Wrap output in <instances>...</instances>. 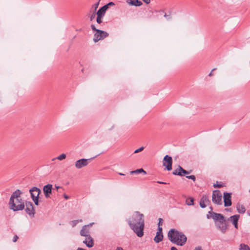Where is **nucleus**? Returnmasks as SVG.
Returning a JSON list of instances; mask_svg holds the SVG:
<instances>
[{"label": "nucleus", "mask_w": 250, "mask_h": 250, "mask_svg": "<svg viewBox=\"0 0 250 250\" xmlns=\"http://www.w3.org/2000/svg\"><path fill=\"white\" fill-rule=\"evenodd\" d=\"M144 215L140 213L139 211L136 212L131 220L128 221V224L130 228L136 234L138 237H141L144 235V229L145 221Z\"/></svg>", "instance_id": "f257e3e1"}, {"label": "nucleus", "mask_w": 250, "mask_h": 250, "mask_svg": "<svg viewBox=\"0 0 250 250\" xmlns=\"http://www.w3.org/2000/svg\"><path fill=\"white\" fill-rule=\"evenodd\" d=\"M21 192L20 189H17L13 192L10 198L9 205L10 208L13 211L22 210L24 208L25 205L21 197Z\"/></svg>", "instance_id": "f03ea898"}, {"label": "nucleus", "mask_w": 250, "mask_h": 250, "mask_svg": "<svg viewBox=\"0 0 250 250\" xmlns=\"http://www.w3.org/2000/svg\"><path fill=\"white\" fill-rule=\"evenodd\" d=\"M168 240L173 244L178 246H184L187 240V236L183 232L177 230L175 229H171L168 232Z\"/></svg>", "instance_id": "7ed1b4c3"}, {"label": "nucleus", "mask_w": 250, "mask_h": 250, "mask_svg": "<svg viewBox=\"0 0 250 250\" xmlns=\"http://www.w3.org/2000/svg\"><path fill=\"white\" fill-rule=\"evenodd\" d=\"M91 28L93 31H96V33L94 34L93 38V41L95 42H97L100 40H104L109 35V34L106 31L96 29L93 24L91 25Z\"/></svg>", "instance_id": "20e7f679"}, {"label": "nucleus", "mask_w": 250, "mask_h": 250, "mask_svg": "<svg viewBox=\"0 0 250 250\" xmlns=\"http://www.w3.org/2000/svg\"><path fill=\"white\" fill-rule=\"evenodd\" d=\"M215 224L217 229L222 233L224 234L226 232L228 229V225L227 221L224 216L222 220L216 221Z\"/></svg>", "instance_id": "39448f33"}, {"label": "nucleus", "mask_w": 250, "mask_h": 250, "mask_svg": "<svg viewBox=\"0 0 250 250\" xmlns=\"http://www.w3.org/2000/svg\"><path fill=\"white\" fill-rule=\"evenodd\" d=\"M222 195L219 190L216 189L213 191L212 201L214 204L221 205L222 204Z\"/></svg>", "instance_id": "423d86ee"}, {"label": "nucleus", "mask_w": 250, "mask_h": 250, "mask_svg": "<svg viewBox=\"0 0 250 250\" xmlns=\"http://www.w3.org/2000/svg\"><path fill=\"white\" fill-rule=\"evenodd\" d=\"M96 156H97L89 159L82 158L79 159L75 162V166L78 169L82 168V167L87 166L93 159L96 157Z\"/></svg>", "instance_id": "0eeeda50"}, {"label": "nucleus", "mask_w": 250, "mask_h": 250, "mask_svg": "<svg viewBox=\"0 0 250 250\" xmlns=\"http://www.w3.org/2000/svg\"><path fill=\"white\" fill-rule=\"evenodd\" d=\"M163 165L165 167L166 169L170 171L172 169V158L168 155H166L163 161Z\"/></svg>", "instance_id": "6e6552de"}, {"label": "nucleus", "mask_w": 250, "mask_h": 250, "mask_svg": "<svg viewBox=\"0 0 250 250\" xmlns=\"http://www.w3.org/2000/svg\"><path fill=\"white\" fill-rule=\"evenodd\" d=\"M24 205L26 207L25 211L30 216L33 217L34 216L35 211L33 203L30 201H26Z\"/></svg>", "instance_id": "1a4fd4ad"}, {"label": "nucleus", "mask_w": 250, "mask_h": 250, "mask_svg": "<svg viewBox=\"0 0 250 250\" xmlns=\"http://www.w3.org/2000/svg\"><path fill=\"white\" fill-rule=\"evenodd\" d=\"M231 192H225L223 193V200L224 207H230L232 205L231 202Z\"/></svg>", "instance_id": "9d476101"}, {"label": "nucleus", "mask_w": 250, "mask_h": 250, "mask_svg": "<svg viewBox=\"0 0 250 250\" xmlns=\"http://www.w3.org/2000/svg\"><path fill=\"white\" fill-rule=\"evenodd\" d=\"M208 213L210 214V215L207 214V217L208 219L211 217L215 221H217L219 220H222L223 218H224V215L221 213H216L211 211H208Z\"/></svg>", "instance_id": "9b49d317"}, {"label": "nucleus", "mask_w": 250, "mask_h": 250, "mask_svg": "<svg viewBox=\"0 0 250 250\" xmlns=\"http://www.w3.org/2000/svg\"><path fill=\"white\" fill-rule=\"evenodd\" d=\"M42 189L45 197L46 198H49V194L52 192V185L50 184H47L43 187Z\"/></svg>", "instance_id": "f8f14e48"}, {"label": "nucleus", "mask_w": 250, "mask_h": 250, "mask_svg": "<svg viewBox=\"0 0 250 250\" xmlns=\"http://www.w3.org/2000/svg\"><path fill=\"white\" fill-rule=\"evenodd\" d=\"M29 192L30 193L31 197L32 199H33V196L39 197L40 194L42 193V191L39 188L36 187H34L29 189Z\"/></svg>", "instance_id": "ddd939ff"}, {"label": "nucleus", "mask_w": 250, "mask_h": 250, "mask_svg": "<svg viewBox=\"0 0 250 250\" xmlns=\"http://www.w3.org/2000/svg\"><path fill=\"white\" fill-rule=\"evenodd\" d=\"M210 203V201L208 198V197L206 195H204L201 197L199 204L201 208H205L206 207V203Z\"/></svg>", "instance_id": "4468645a"}, {"label": "nucleus", "mask_w": 250, "mask_h": 250, "mask_svg": "<svg viewBox=\"0 0 250 250\" xmlns=\"http://www.w3.org/2000/svg\"><path fill=\"white\" fill-rule=\"evenodd\" d=\"M83 243L85 244L87 247L91 248L94 245V241L91 236H88L83 241Z\"/></svg>", "instance_id": "2eb2a0df"}, {"label": "nucleus", "mask_w": 250, "mask_h": 250, "mask_svg": "<svg viewBox=\"0 0 250 250\" xmlns=\"http://www.w3.org/2000/svg\"><path fill=\"white\" fill-rule=\"evenodd\" d=\"M107 10V5H104L100 7L98 11L96 12V15L98 16L103 18L104 16L106 11Z\"/></svg>", "instance_id": "dca6fc26"}, {"label": "nucleus", "mask_w": 250, "mask_h": 250, "mask_svg": "<svg viewBox=\"0 0 250 250\" xmlns=\"http://www.w3.org/2000/svg\"><path fill=\"white\" fill-rule=\"evenodd\" d=\"M89 233V229H87V226H83L80 230V235L86 237H88V236H90Z\"/></svg>", "instance_id": "f3484780"}, {"label": "nucleus", "mask_w": 250, "mask_h": 250, "mask_svg": "<svg viewBox=\"0 0 250 250\" xmlns=\"http://www.w3.org/2000/svg\"><path fill=\"white\" fill-rule=\"evenodd\" d=\"M126 2L129 5L135 6H140L143 4L142 2L139 0H127Z\"/></svg>", "instance_id": "a211bd4d"}, {"label": "nucleus", "mask_w": 250, "mask_h": 250, "mask_svg": "<svg viewBox=\"0 0 250 250\" xmlns=\"http://www.w3.org/2000/svg\"><path fill=\"white\" fill-rule=\"evenodd\" d=\"M163 234L156 233V235L154 238V241L156 243H159L163 239Z\"/></svg>", "instance_id": "6ab92c4d"}, {"label": "nucleus", "mask_w": 250, "mask_h": 250, "mask_svg": "<svg viewBox=\"0 0 250 250\" xmlns=\"http://www.w3.org/2000/svg\"><path fill=\"white\" fill-rule=\"evenodd\" d=\"M237 210L240 213H244L246 211V209L243 205L238 204L236 206Z\"/></svg>", "instance_id": "aec40b11"}, {"label": "nucleus", "mask_w": 250, "mask_h": 250, "mask_svg": "<svg viewBox=\"0 0 250 250\" xmlns=\"http://www.w3.org/2000/svg\"><path fill=\"white\" fill-rule=\"evenodd\" d=\"M240 215L239 214H235L232 215L228 219V220H230V221L233 223H235L238 222V220L239 219Z\"/></svg>", "instance_id": "412c9836"}, {"label": "nucleus", "mask_w": 250, "mask_h": 250, "mask_svg": "<svg viewBox=\"0 0 250 250\" xmlns=\"http://www.w3.org/2000/svg\"><path fill=\"white\" fill-rule=\"evenodd\" d=\"M143 173L145 174H146V171L145 170H144L142 168H139V169H137L136 170L130 171V174H139V173Z\"/></svg>", "instance_id": "4be33fe9"}, {"label": "nucleus", "mask_w": 250, "mask_h": 250, "mask_svg": "<svg viewBox=\"0 0 250 250\" xmlns=\"http://www.w3.org/2000/svg\"><path fill=\"white\" fill-rule=\"evenodd\" d=\"M239 250H250V248L248 245L241 244L240 245Z\"/></svg>", "instance_id": "5701e85b"}, {"label": "nucleus", "mask_w": 250, "mask_h": 250, "mask_svg": "<svg viewBox=\"0 0 250 250\" xmlns=\"http://www.w3.org/2000/svg\"><path fill=\"white\" fill-rule=\"evenodd\" d=\"M180 170L181 171V175L180 176H183L185 175L189 174L191 172V170L190 171H187L185 169H184L182 167L180 168Z\"/></svg>", "instance_id": "b1692460"}, {"label": "nucleus", "mask_w": 250, "mask_h": 250, "mask_svg": "<svg viewBox=\"0 0 250 250\" xmlns=\"http://www.w3.org/2000/svg\"><path fill=\"white\" fill-rule=\"evenodd\" d=\"M180 167H181L180 166H179L178 168H176V169H175L172 172V174L174 175H178V176L181 175L182 174L180 172L181 171L180 170Z\"/></svg>", "instance_id": "393cba45"}, {"label": "nucleus", "mask_w": 250, "mask_h": 250, "mask_svg": "<svg viewBox=\"0 0 250 250\" xmlns=\"http://www.w3.org/2000/svg\"><path fill=\"white\" fill-rule=\"evenodd\" d=\"M186 204L188 205H193L194 204V199L193 198L190 197L186 200Z\"/></svg>", "instance_id": "a878e982"}, {"label": "nucleus", "mask_w": 250, "mask_h": 250, "mask_svg": "<svg viewBox=\"0 0 250 250\" xmlns=\"http://www.w3.org/2000/svg\"><path fill=\"white\" fill-rule=\"evenodd\" d=\"M66 158V155L64 153H62L60 156H59L57 158H54L53 159V160L57 159L60 160H62L63 159H64Z\"/></svg>", "instance_id": "bb28decb"}, {"label": "nucleus", "mask_w": 250, "mask_h": 250, "mask_svg": "<svg viewBox=\"0 0 250 250\" xmlns=\"http://www.w3.org/2000/svg\"><path fill=\"white\" fill-rule=\"evenodd\" d=\"M39 197H37V196H33V197L32 200L34 201L35 204L37 206L39 205Z\"/></svg>", "instance_id": "cd10ccee"}, {"label": "nucleus", "mask_w": 250, "mask_h": 250, "mask_svg": "<svg viewBox=\"0 0 250 250\" xmlns=\"http://www.w3.org/2000/svg\"><path fill=\"white\" fill-rule=\"evenodd\" d=\"M213 186L214 188H221L224 187V184L221 183V182L218 184V182H217L216 184H214Z\"/></svg>", "instance_id": "c85d7f7f"}, {"label": "nucleus", "mask_w": 250, "mask_h": 250, "mask_svg": "<svg viewBox=\"0 0 250 250\" xmlns=\"http://www.w3.org/2000/svg\"><path fill=\"white\" fill-rule=\"evenodd\" d=\"M186 177L188 179H191L193 181H195V180H196V177L194 175H188V176H186Z\"/></svg>", "instance_id": "c756f323"}, {"label": "nucleus", "mask_w": 250, "mask_h": 250, "mask_svg": "<svg viewBox=\"0 0 250 250\" xmlns=\"http://www.w3.org/2000/svg\"><path fill=\"white\" fill-rule=\"evenodd\" d=\"M102 17L97 16L96 21L98 23L101 24L102 22Z\"/></svg>", "instance_id": "7c9ffc66"}, {"label": "nucleus", "mask_w": 250, "mask_h": 250, "mask_svg": "<svg viewBox=\"0 0 250 250\" xmlns=\"http://www.w3.org/2000/svg\"><path fill=\"white\" fill-rule=\"evenodd\" d=\"M96 14V13L95 11H94L91 15L89 16L90 20L92 21L95 17V15Z\"/></svg>", "instance_id": "2f4dec72"}, {"label": "nucleus", "mask_w": 250, "mask_h": 250, "mask_svg": "<svg viewBox=\"0 0 250 250\" xmlns=\"http://www.w3.org/2000/svg\"><path fill=\"white\" fill-rule=\"evenodd\" d=\"M144 149V147L143 146H142L137 149H136L134 152V153H139L141 151H142V150H143Z\"/></svg>", "instance_id": "473e14b6"}, {"label": "nucleus", "mask_w": 250, "mask_h": 250, "mask_svg": "<svg viewBox=\"0 0 250 250\" xmlns=\"http://www.w3.org/2000/svg\"><path fill=\"white\" fill-rule=\"evenodd\" d=\"M164 17L166 18L167 20H170L171 19V16H170V12H169V14H167L165 13Z\"/></svg>", "instance_id": "72a5a7b5"}, {"label": "nucleus", "mask_w": 250, "mask_h": 250, "mask_svg": "<svg viewBox=\"0 0 250 250\" xmlns=\"http://www.w3.org/2000/svg\"><path fill=\"white\" fill-rule=\"evenodd\" d=\"M156 233L163 234V229L161 227H158V230Z\"/></svg>", "instance_id": "f704fd0d"}, {"label": "nucleus", "mask_w": 250, "mask_h": 250, "mask_svg": "<svg viewBox=\"0 0 250 250\" xmlns=\"http://www.w3.org/2000/svg\"><path fill=\"white\" fill-rule=\"evenodd\" d=\"M99 1L98 2H97V3H95L93 5V7L94 8V11L96 12V10L97 8H98V6H99Z\"/></svg>", "instance_id": "c9c22d12"}, {"label": "nucleus", "mask_w": 250, "mask_h": 250, "mask_svg": "<svg viewBox=\"0 0 250 250\" xmlns=\"http://www.w3.org/2000/svg\"><path fill=\"white\" fill-rule=\"evenodd\" d=\"M163 222V219L162 218L159 219V222L158 224V226L161 227L162 225Z\"/></svg>", "instance_id": "e433bc0d"}, {"label": "nucleus", "mask_w": 250, "mask_h": 250, "mask_svg": "<svg viewBox=\"0 0 250 250\" xmlns=\"http://www.w3.org/2000/svg\"><path fill=\"white\" fill-rule=\"evenodd\" d=\"M114 5H115V3L111 1V2H109V3H108L107 4H105V5H107V9L108 8L109 6H113Z\"/></svg>", "instance_id": "4c0bfd02"}, {"label": "nucleus", "mask_w": 250, "mask_h": 250, "mask_svg": "<svg viewBox=\"0 0 250 250\" xmlns=\"http://www.w3.org/2000/svg\"><path fill=\"white\" fill-rule=\"evenodd\" d=\"M79 220H75L72 221V223H73L72 226L74 227L76 225V224L79 222Z\"/></svg>", "instance_id": "58836bf2"}, {"label": "nucleus", "mask_w": 250, "mask_h": 250, "mask_svg": "<svg viewBox=\"0 0 250 250\" xmlns=\"http://www.w3.org/2000/svg\"><path fill=\"white\" fill-rule=\"evenodd\" d=\"M18 238H19V237L17 235H15L13 238V242H16L17 241Z\"/></svg>", "instance_id": "ea45409f"}, {"label": "nucleus", "mask_w": 250, "mask_h": 250, "mask_svg": "<svg viewBox=\"0 0 250 250\" xmlns=\"http://www.w3.org/2000/svg\"><path fill=\"white\" fill-rule=\"evenodd\" d=\"M142 0L146 4H149L151 1V0Z\"/></svg>", "instance_id": "a19ab883"}, {"label": "nucleus", "mask_w": 250, "mask_h": 250, "mask_svg": "<svg viewBox=\"0 0 250 250\" xmlns=\"http://www.w3.org/2000/svg\"><path fill=\"white\" fill-rule=\"evenodd\" d=\"M194 250H202V249L201 247L198 246V247H195V248L194 249Z\"/></svg>", "instance_id": "79ce46f5"}, {"label": "nucleus", "mask_w": 250, "mask_h": 250, "mask_svg": "<svg viewBox=\"0 0 250 250\" xmlns=\"http://www.w3.org/2000/svg\"><path fill=\"white\" fill-rule=\"evenodd\" d=\"M215 70H216V68H213L211 71L209 73V74H208V76H212L213 75V73H212V71H214Z\"/></svg>", "instance_id": "37998d69"}, {"label": "nucleus", "mask_w": 250, "mask_h": 250, "mask_svg": "<svg viewBox=\"0 0 250 250\" xmlns=\"http://www.w3.org/2000/svg\"><path fill=\"white\" fill-rule=\"evenodd\" d=\"M233 225L234 226L235 228H236V229L238 228V222L233 223Z\"/></svg>", "instance_id": "c03bdc74"}, {"label": "nucleus", "mask_w": 250, "mask_h": 250, "mask_svg": "<svg viewBox=\"0 0 250 250\" xmlns=\"http://www.w3.org/2000/svg\"><path fill=\"white\" fill-rule=\"evenodd\" d=\"M93 224H94V223H89V224L87 225L86 226H87V229H88L89 227H91L93 225Z\"/></svg>", "instance_id": "a18cd8bd"}, {"label": "nucleus", "mask_w": 250, "mask_h": 250, "mask_svg": "<svg viewBox=\"0 0 250 250\" xmlns=\"http://www.w3.org/2000/svg\"><path fill=\"white\" fill-rule=\"evenodd\" d=\"M63 197H64V198L65 199H69V196H67V195H66V194H64Z\"/></svg>", "instance_id": "49530a36"}, {"label": "nucleus", "mask_w": 250, "mask_h": 250, "mask_svg": "<svg viewBox=\"0 0 250 250\" xmlns=\"http://www.w3.org/2000/svg\"><path fill=\"white\" fill-rule=\"evenodd\" d=\"M171 250H178L175 247H172L170 249Z\"/></svg>", "instance_id": "de8ad7c7"}, {"label": "nucleus", "mask_w": 250, "mask_h": 250, "mask_svg": "<svg viewBox=\"0 0 250 250\" xmlns=\"http://www.w3.org/2000/svg\"><path fill=\"white\" fill-rule=\"evenodd\" d=\"M159 184H166L167 183H165V182H160V181H158L157 182Z\"/></svg>", "instance_id": "09e8293b"}, {"label": "nucleus", "mask_w": 250, "mask_h": 250, "mask_svg": "<svg viewBox=\"0 0 250 250\" xmlns=\"http://www.w3.org/2000/svg\"><path fill=\"white\" fill-rule=\"evenodd\" d=\"M55 188H56L57 189H58L59 188H61L59 186H57L56 185H55Z\"/></svg>", "instance_id": "8fccbe9b"}, {"label": "nucleus", "mask_w": 250, "mask_h": 250, "mask_svg": "<svg viewBox=\"0 0 250 250\" xmlns=\"http://www.w3.org/2000/svg\"><path fill=\"white\" fill-rule=\"evenodd\" d=\"M209 208H210V211H212L213 208H212L211 206H210V207H209Z\"/></svg>", "instance_id": "3c124183"}, {"label": "nucleus", "mask_w": 250, "mask_h": 250, "mask_svg": "<svg viewBox=\"0 0 250 250\" xmlns=\"http://www.w3.org/2000/svg\"><path fill=\"white\" fill-rule=\"evenodd\" d=\"M119 174L120 175H125L124 174L122 173H119Z\"/></svg>", "instance_id": "603ef678"}, {"label": "nucleus", "mask_w": 250, "mask_h": 250, "mask_svg": "<svg viewBox=\"0 0 250 250\" xmlns=\"http://www.w3.org/2000/svg\"><path fill=\"white\" fill-rule=\"evenodd\" d=\"M160 12H164V10H162L160 11Z\"/></svg>", "instance_id": "864d4df0"}, {"label": "nucleus", "mask_w": 250, "mask_h": 250, "mask_svg": "<svg viewBox=\"0 0 250 250\" xmlns=\"http://www.w3.org/2000/svg\"><path fill=\"white\" fill-rule=\"evenodd\" d=\"M248 214H249V215H250V212H248Z\"/></svg>", "instance_id": "5fc2aeb1"}]
</instances>
